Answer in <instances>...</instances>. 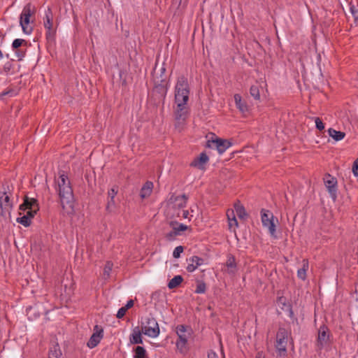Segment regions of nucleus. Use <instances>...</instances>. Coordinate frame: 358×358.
Returning <instances> with one entry per match:
<instances>
[{
	"instance_id": "obj_1",
	"label": "nucleus",
	"mask_w": 358,
	"mask_h": 358,
	"mask_svg": "<svg viewBox=\"0 0 358 358\" xmlns=\"http://www.w3.org/2000/svg\"><path fill=\"white\" fill-rule=\"evenodd\" d=\"M190 87L187 76H179L174 87V117L176 128L180 131L189 115L188 101Z\"/></svg>"
},
{
	"instance_id": "obj_2",
	"label": "nucleus",
	"mask_w": 358,
	"mask_h": 358,
	"mask_svg": "<svg viewBox=\"0 0 358 358\" xmlns=\"http://www.w3.org/2000/svg\"><path fill=\"white\" fill-rule=\"evenodd\" d=\"M57 191L63 210L68 214L73 212L74 196L68 177L62 174L57 180Z\"/></svg>"
},
{
	"instance_id": "obj_3",
	"label": "nucleus",
	"mask_w": 358,
	"mask_h": 358,
	"mask_svg": "<svg viewBox=\"0 0 358 358\" xmlns=\"http://www.w3.org/2000/svg\"><path fill=\"white\" fill-rule=\"evenodd\" d=\"M20 215L26 212L22 217L17 218V222L24 227H29L31 223V219L39 210L38 203L36 199L25 196L24 202L20 206Z\"/></svg>"
},
{
	"instance_id": "obj_4",
	"label": "nucleus",
	"mask_w": 358,
	"mask_h": 358,
	"mask_svg": "<svg viewBox=\"0 0 358 358\" xmlns=\"http://www.w3.org/2000/svg\"><path fill=\"white\" fill-rule=\"evenodd\" d=\"M289 340H292L291 331L284 327H280L276 334L275 344L278 357H285L287 356V345Z\"/></svg>"
},
{
	"instance_id": "obj_5",
	"label": "nucleus",
	"mask_w": 358,
	"mask_h": 358,
	"mask_svg": "<svg viewBox=\"0 0 358 358\" xmlns=\"http://www.w3.org/2000/svg\"><path fill=\"white\" fill-rule=\"evenodd\" d=\"M141 329L144 335L150 338H157L160 333L159 324L152 317H145L141 321Z\"/></svg>"
},
{
	"instance_id": "obj_6",
	"label": "nucleus",
	"mask_w": 358,
	"mask_h": 358,
	"mask_svg": "<svg viewBox=\"0 0 358 358\" xmlns=\"http://www.w3.org/2000/svg\"><path fill=\"white\" fill-rule=\"evenodd\" d=\"M12 192L10 189L8 185L3 184L1 189L0 190V207L1 210V215H5L6 213L10 214L13 208V202L10 200Z\"/></svg>"
},
{
	"instance_id": "obj_7",
	"label": "nucleus",
	"mask_w": 358,
	"mask_h": 358,
	"mask_svg": "<svg viewBox=\"0 0 358 358\" xmlns=\"http://www.w3.org/2000/svg\"><path fill=\"white\" fill-rule=\"evenodd\" d=\"M176 334L178 337L176 343V348L181 353H184L187 350V341L191 334V329L180 324L176 327Z\"/></svg>"
},
{
	"instance_id": "obj_8",
	"label": "nucleus",
	"mask_w": 358,
	"mask_h": 358,
	"mask_svg": "<svg viewBox=\"0 0 358 358\" xmlns=\"http://www.w3.org/2000/svg\"><path fill=\"white\" fill-rule=\"evenodd\" d=\"M35 9L31 3H27L23 8L20 15V24L22 27V31L26 34L31 33L33 28L29 25L30 17L34 15Z\"/></svg>"
},
{
	"instance_id": "obj_9",
	"label": "nucleus",
	"mask_w": 358,
	"mask_h": 358,
	"mask_svg": "<svg viewBox=\"0 0 358 358\" xmlns=\"http://www.w3.org/2000/svg\"><path fill=\"white\" fill-rule=\"evenodd\" d=\"M261 221L264 227L267 228L271 236L275 237L276 224L278 222V218L268 210L262 209Z\"/></svg>"
},
{
	"instance_id": "obj_10",
	"label": "nucleus",
	"mask_w": 358,
	"mask_h": 358,
	"mask_svg": "<svg viewBox=\"0 0 358 358\" xmlns=\"http://www.w3.org/2000/svg\"><path fill=\"white\" fill-rule=\"evenodd\" d=\"M153 82L155 89L161 94H166L168 88V81L166 75L157 72V69H154Z\"/></svg>"
},
{
	"instance_id": "obj_11",
	"label": "nucleus",
	"mask_w": 358,
	"mask_h": 358,
	"mask_svg": "<svg viewBox=\"0 0 358 358\" xmlns=\"http://www.w3.org/2000/svg\"><path fill=\"white\" fill-rule=\"evenodd\" d=\"M231 146V143L227 140L218 137L212 138L207 141L206 147L210 148H216L219 154H223Z\"/></svg>"
},
{
	"instance_id": "obj_12",
	"label": "nucleus",
	"mask_w": 358,
	"mask_h": 358,
	"mask_svg": "<svg viewBox=\"0 0 358 358\" xmlns=\"http://www.w3.org/2000/svg\"><path fill=\"white\" fill-rule=\"evenodd\" d=\"M330 332L326 325H322L318 329L317 346L321 349L328 343Z\"/></svg>"
},
{
	"instance_id": "obj_13",
	"label": "nucleus",
	"mask_w": 358,
	"mask_h": 358,
	"mask_svg": "<svg viewBox=\"0 0 358 358\" xmlns=\"http://www.w3.org/2000/svg\"><path fill=\"white\" fill-rule=\"evenodd\" d=\"M103 329L100 326L95 325L94 328V333L87 343L90 348H95L100 343V341L103 337Z\"/></svg>"
},
{
	"instance_id": "obj_14",
	"label": "nucleus",
	"mask_w": 358,
	"mask_h": 358,
	"mask_svg": "<svg viewBox=\"0 0 358 358\" xmlns=\"http://www.w3.org/2000/svg\"><path fill=\"white\" fill-rule=\"evenodd\" d=\"M324 185L328 189V192L331 194V196L334 198L336 196V186H337V180L335 177L331 176L327 173L325 175L324 178Z\"/></svg>"
},
{
	"instance_id": "obj_15",
	"label": "nucleus",
	"mask_w": 358,
	"mask_h": 358,
	"mask_svg": "<svg viewBox=\"0 0 358 358\" xmlns=\"http://www.w3.org/2000/svg\"><path fill=\"white\" fill-rule=\"evenodd\" d=\"M118 192V187L113 186L108 191V202L106 206V210L109 212H112L115 208V198Z\"/></svg>"
},
{
	"instance_id": "obj_16",
	"label": "nucleus",
	"mask_w": 358,
	"mask_h": 358,
	"mask_svg": "<svg viewBox=\"0 0 358 358\" xmlns=\"http://www.w3.org/2000/svg\"><path fill=\"white\" fill-rule=\"evenodd\" d=\"M208 161L209 157L208 155L205 152H201L199 157L194 159L190 163V166L200 170H203Z\"/></svg>"
},
{
	"instance_id": "obj_17",
	"label": "nucleus",
	"mask_w": 358,
	"mask_h": 358,
	"mask_svg": "<svg viewBox=\"0 0 358 358\" xmlns=\"http://www.w3.org/2000/svg\"><path fill=\"white\" fill-rule=\"evenodd\" d=\"M187 266L186 269L190 273L194 271L199 266L203 265L204 263V259L198 256H192L187 259Z\"/></svg>"
},
{
	"instance_id": "obj_18",
	"label": "nucleus",
	"mask_w": 358,
	"mask_h": 358,
	"mask_svg": "<svg viewBox=\"0 0 358 358\" xmlns=\"http://www.w3.org/2000/svg\"><path fill=\"white\" fill-rule=\"evenodd\" d=\"M187 196L185 194L180 196L172 195L169 199V202L178 208H183L187 205Z\"/></svg>"
},
{
	"instance_id": "obj_19",
	"label": "nucleus",
	"mask_w": 358,
	"mask_h": 358,
	"mask_svg": "<svg viewBox=\"0 0 358 358\" xmlns=\"http://www.w3.org/2000/svg\"><path fill=\"white\" fill-rule=\"evenodd\" d=\"M52 13L50 8L45 11V20L44 21V27L48 30L46 35L48 37L53 34L52 30Z\"/></svg>"
},
{
	"instance_id": "obj_20",
	"label": "nucleus",
	"mask_w": 358,
	"mask_h": 358,
	"mask_svg": "<svg viewBox=\"0 0 358 358\" xmlns=\"http://www.w3.org/2000/svg\"><path fill=\"white\" fill-rule=\"evenodd\" d=\"M141 329L137 327L132 330V333L129 336V342L131 344H143Z\"/></svg>"
},
{
	"instance_id": "obj_21",
	"label": "nucleus",
	"mask_w": 358,
	"mask_h": 358,
	"mask_svg": "<svg viewBox=\"0 0 358 358\" xmlns=\"http://www.w3.org/2000/svg\"><path fill=\"white\" fill-rule=\"evenodd\" d=\"M153 189V183L150 181H147L143 186L142 187L141 192H140V196L142 199H145L148 197Z\"/></svg>"
},
{
	"instance_id": "obj_22",
	"label": "nucleus",
	"mask_w": 358,
	"mask_h": 358,
	"mask_svg": "<svg viewBox=\"0 0 358 358\" xmlns=\"http://www.w3.org/2000/svg\"><path fill=\"white\" fill-rule=\"evenodd\" d=\"M236 106L242 113H245L248 110V106L245 101L242 100V97L240 94H236L234 96Z\"/></svg>"
},
{
	"instance_id": "obj_23",
	"label": "nucleus",
	"mask_w": 358,
	"mask_h": 358,
	"mask_svg": "<svg viewBox=\"0 0 358 358\" xmlns=\"http://www.w3.org/2000/svg\"><path fill=\"white\" fill-rule=\"evenodd\" d=\"M309 268V263L308 259H304L302 260V267L297 271V277L302 280L306 279V272Z\"/></svg>"
},
{
	"instance_id": "obj_24",
	"label": "nucleus",
	"mask_w": 358,
	"mask_h": 358,
	"mask_svg": "<svg viewBox=\"0 0 358 358\" xmlns=\"http://www.w3.org/2000/svg\"><path fill=\"white\" fill-rule=\"evenodd\" d=\"M227 272L229 273H234L236 271V263L235 257L232 255H229L226 262Z\"/></svg>"
},
{
	"instance_id": "obj_25",
	"label": "nucleus",
	"mask_w": 358,
	"mask_h": 358,
	"mask_svg": "<svg viewBox=\"0 0 358 358\" xmlns=\"http://www.w3.org/2000/svg\"><path fill=\"white\" fill-rule=\"evenodd\" d=\"M62 353L58 344H54L49 350L48 358H62Z\"/></svg>"
},
{
	"instance_id": "obj_26",
	"label": "nucleus",
	"mask_w": 358,
	"mask_h": 358,
	"mask_svg": "<svg viewBox=\"0 0 358 358\" xmlns=\"http://www.w3.org/2000/svg\"><path fill=\"white\" fill-rule=\"evenodd\" d=\"M329 135L334 138L335 141H338L343 139L345 136V134L341 131H336L334 129L330 128L328 129Z\"/></svg>"
},
{
	"instance_id": "obj_27",
	"label": "nucleus",
	"mask_w": 358,
	"mask_h": 358,
	"mask_svg": "<svg viewBox=\"0 0 358 358\" xmlns=\"http://www.w3.org/2000/svg\"><path fill=\"white\" fill-rule=\"evenodd\" d=\"M234 207L239 218L243 219L247 215L244 206L239 201L235 203Z\"/></svg>"
},
{
	"instance_id": "obj_28",
	"label": "nucleus",
	"mask_w": 358,
	"mask_h": 358,
	"mask_svg": "<svg viewBox=\"0 0 358 358\" xmlns=\"http://www.w3.org/2000/svg\"><path fill=\"white\" fill-rule=\"evenodd\" d=\"M134 358H148L145 349L141 346H137L134 350Z\"/></svg>"
},
{
	"instance_id": "obj_29",
	"label": "nucleus",
	"mask_w": 358,
	"mask_h": 358,
	"mask_svg": "<svg viewBox=\"0 0 358 358\" xmlns=\"http://www.w3.org/2000/svg\"><path fill=\"white\" fill-rule=\"evenodd\" d=\"M183 278L180 275H176L173 277L168 283V287L169 289H174L178 287L182 282Z\"/></svg>"
},
{
	"instance_id": "obj_30",
	"label": "nucleus",
	"mask_w": 358,
	"mask_h": 358,
	"mask_svg": "<svg viewBox=\"0 0 358 358\" xmlns=\"http://www.w3.org/2000/svg\"><path fill=\"white\" fill-rule=\"evenodd\" d=\"M171 226L172 227V228H173V229L176 230V231L177 232V234L178 235H180L182 231H184L189 229L188 226H187L184 224L178 223V222H171Z\"/></svg>"
},
{
	"instance_id": "obj_31",
	"label": "nucleus",
	"mask_w": 358,
	"mask_h": 358,
	"mask_svg": "<svg viewBox=\"0 0 358 358\" xmlns=\"http://www.w3.org/2000/svg\"><path fill=\"white\" fill-rule=\"evenodd\" d=\"M250 94L256 100H259L260 99L259 89L257 85H252L250 87Z\"/></svg>"
},
{
	"instance_id": "obj_32",
	"label": "nucleus",
	"mask_w": 358,
	"mask_h": 358,
	"mask_svg": "<svg viewBox=\"0 0 358 358\" xmlns=\"http://www.w3.org/2000/svg\"><path fill=\"white\" fill-rule=\"evenodd\" d=\"M113 263L110 262H107L105 266H104V268H103V275L104 276L106 277H108L110 275V273L113 268Z\"/></svg>"
},
{
	"instance_id": "obj_33",
	"label": "nucleus",
	"mask_w": 358,
	"mask_h": 358,
	"mask_svg": "<svg viewBox=\"0 0 358 358\" xmlns=\"http://www.w3.org/2000/svg\"><path fill=\"white\" fill-rule=\"evenodd\" d=\"M26 43V41L21 38H17L15 39L12 43V48L13 49H17L20 48L22 44Z\"/></svg>"
},
{
	"instance_id": "obj_34",
	"label": "nucleus",
	"mask_w": 358,
	"mask_h": 358,
	"mask_svg": "<svg viewBox=\"0 0 358 358\" xmlns=\"http://www.w3.org/2000/svg\"><path fill=\"white\" fill-rule=\"evenodd\" d=\"M315 122V127L319 131H322L324 129V124L322 122V120L320 117H314L313 118Z\"/></svg>"
},
{
	"instance_id": "obj_35",
	"label": "nucleus",
	"mask_w": 358,
	"mask_h": 358,
	"mask_svg": "<svg viewBox=\"0 0 358 358\" xmlns=\"http://www.w3.org/2000/svg\"><path fill=\"white\" fill-rule=\"evenodd\" d=\"M229 229L230 230L235 231L236 228L238 227V221L236 218H231L228 220Z\"/></svg>"
},
{
	"instance_id": "obj_36",
	"label": "nucleus",
	"mask_w": 358,
	"mask_h": 358,
	"mask_svg": "<svg viewBox=\"0 0 358 358\" xmlns=\"http://www.w3.org/2000/svg\"><path fill=\"white\" fill-rule=\"evenodd\" d=\"M350 10L355 19V22L357 23L358 22V9L354 5H351Z\"/></svg>"
},
{
	"instance_id": "obj_37",
	"label": "nucleus",
	"mask_w": 358,
	"mask_h": 358,
	"mask_svg": "<svg viewBox=\"0 0 358 358\" xmlns=\"http://www.w3.org/2000/svg\"><path fill=\"white\" fill-rule=\"evenodd\" d=\"M184 248L182 246H177L173 252V256L174 258H179L180 256V254L183 252Z\"/></svg>"
},
{
	"instance_id": "obj_38",
	"label": "nucleus",
	"mask_w": 358,
	"mask_h": 358,
	"mask_svg": "<svg viewBox=\"0 0 358 358\" xmlns=\"http://www.w3.org/2000/svg\"><path fill=\"white\" fill-rule=\"evenodd\" d=\"M179 236V235L177 234L176 230L173 229L171 231H170L166 234V238L169 241H173L175 239L176 236Z\"/></svg>"
},
{
	"instance_id": "obj_39",
	"label": "nucleus",
	"mask_w": 358,
	"mask_h": 358,
	"mask_svg": "<svg viewBox=\"0 0 358 358\" xmlns=\"http://www.w3.org/2000/svg\"><path fill=\"white\" fill-rule=\"evenodd\" d=\"M206 288L204 283H199L197 285L195 292L198 294H203L206 292Z\"/></svg>"
},
{
	"instance_id": "obj_40",
	"label": "nucleus",
	"mask_w": 358,
	"mask_h": 358,
	"mask_svg": "<svg viewBox=\"0 0 358 358\" xmlns=\"http://www.w3.org/2000/svg\"><path fill=\"white\" fill-rule=\"evenodd\" d=\"M352 173L355 176L358 177V158H357L352 165Z\"/></svg>"
},
{
	"instance_id": "obj_41",
	"label": "nucleus",
	"mask_w": 358,
	"mask_h": 358,
	"mask_svg": "<svg viewBox=\"0 0 358 358\" xmlns=\"http://www.w3.org/2000/svg\"><path fill=\"white\" fill-rule=\"evenodd\" d=\"M127 311V310L124 306L120 308L117 311L116 317L119 319L122 318L125 315Z\"/></svg>"
},
{
	"instance_id": "obj_42",
	"label": "nucleus",
	"mask_w": 358,
	"mask_h": 358,
	"mask_svg": "<svg viewBox=\"0 0 358 358\" xmlns=\"http://www.w3.org/2000/svg\"><path fill=\"white\" fill-rule=\"evenodd\" d=\"M277 303L279 306L282 305V306H285L287 304V299L284 296H280L277 299Z\"/></svg>"
},
{
	"instance_id": "obj_43",
	"label": "nucleus",
	"mask_w": 358,
	"mask_h": 358,
	"mask_svg": "<svg viewBox=\"0 0 358 358\" xmlns=\"http://www.w3.org/2000/svg\"><path fill=\"white\" fill-rule=\"evenodd\" d=\"M227 220H231V218H236L234 210L231 209H229L227 211Z\"/></svg>"
},
{
	"instance_id": "obj_44",
	"label": "nucleus",
	"mask_w": 358,
	"mask_h": 358,
	"mask_svg": "<svg viewBox=\"0 0 358 358\" xmlns=\"http://www.w3.org/2000/svg\"><path fill=\"white\" fill-rule=\"evenodd\" d=\"M208 358H219L218 355L213 350H209L208 352Z\"/></svg>"
},
{
	"instance_id": "obj_45",
	"label": "nucleus",
	"mask_w": 358,
	"mask_h": 358,
	"mask_svg": "<svg viewBox=\"0 0 358 358\" xmlns=\"http://www.w3.org/2000/svg\"><path fill=\"white\" fill-rule=\"evenodd\" d=\"M134 306V301L132 299L127 301V304L124 306L127 310L133 307Z\"/></svg>"
},
{
	"instance_id": "obj_46",
	"label": "nucleus",
	"mask_w": 358,
	"mask_h": 358,
	"mask_svg": "<svg viewBox=\"0 0 358 358\" xmlns=\"http://www.w3.org/2000/svg\"><path fill=\"white\" fill-rule=\"evenodd\" d=\"M189 211L188 210H182V218L184 219H187V218H189Z\"/></svg>"
},
{
	"instance_id": "obj_47",
	"label": "nucleus",
	"mask_w": 358,
	"mask_h": 358,
	"mask_svg": "<svg viewBox=\"0 0 358 358\" xmlns=\"http://www.w3.org/2000/svg\"><path fill=\"white\" fill-rule=\"evenodd\" d=\"M157 72L166 75V68L164 67V66L163 65Z\"/></svg>"
},
{
	"instance_id": "obj_48",
	"label": "nucleus",
	"mask_w": 358,
	"mask_h": 358,
	"mask_svg": "<svg viewBox=\"0 0 358 358\" xmlns=\"http://www.w3.org/2000/svg\"><path fill=\"white\" fill-rule=\"evenodd\" d=\"M256 358H265L264 353L263 352H258Z\"/></svg>"
},
{
	"instance_id": "obj_49",
	"label": "nucleus",
	"mask_w": 358,
	"mask_h": 358,
	"mask_svg": "<svg viewBox=\"0 0 358 358\" xmlns=\"http://www.w3.org/2000/svg\"><path fill=\"white\" fill-rule=\"evenodd\" d=\"M3 58V53L1 50H0V59Z\"/></svg>"
},
{
	"instance_id": "obj_50",
	"label": "nucleus",
	"mask_w": 358,
	"mask_h": 358,
	"mask_svg": "<svg viewBox=\"0 0 358 358\" xmlns=\"http://www.w3.org/2000/svg\"><path fill=\"white\" fill-rule=\"evenodd\" d=\"M9 93H10V92H3V94H3V95H6V94H9Z\"/></svg>"
}]
</instances>
